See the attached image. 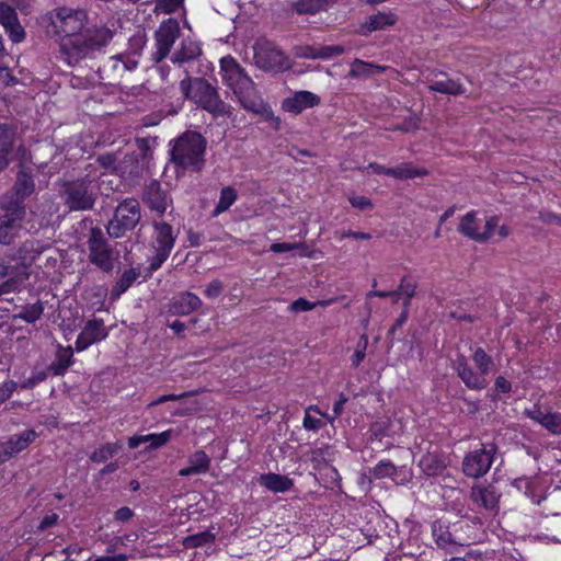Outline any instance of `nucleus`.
<instances>
[{
    "label": "nucleus",
    "mask_w": 561,
    "mask_h": 561,
    "mask_svg": "<svg viewBox=\"0 0 561 561\" xmlns=\"http://www.w3.org/2000/svg\"><path fill=\"white\" fill-rule=\"evenodd\" d=\"M183 95L215 117L230 115V105L222 101L218 91L204 78L186 76L180 82Z\"/></svg>",
    "instance_id": "20e7f679"
},
{
    "label": "nucleus",
    "mask_w": 561,
    "mask_h": 561,
    "mask_svg": "<svg viewBox=\"0 0 561 561\" xmlns=\"http://www.w3.org/2000/svg\"><path fill=\"white\" fill-rule=\"evenodd\" d=\"M302 243H289V242H282V243H273L271 244V251L275 253H282V252H288L293 251L299 248H302Z\"/></svg>",
    "instance_id": "69168bd1"
},
{
    "label": "nucleus",
    "mask_w": 561,
    "mask_h": 561,
    "mask_svg": "<svg viewBox=\"0 0 561 561\" xmlns=\"http://www.w3.org/2000/svg\"><path fill=\"white\" fill-rule=\"evenodd\" d=\"M294 54L298 58L318 59V47L299 45L294 48Z\"/></svg>",
    "instance_id": "6e6d98bb"
},
{
    "label": "nucleus",
    "mask_w": 561,
    "mask_h": 561,
    "mask_svg": "<svg viewBox=\"0 0 561 561\" xmlns=\"http://www.w3.org/2000/svg\"><path fill=\"white\" fill-rule=\"evenodd\" d=\"M201 298L191 291L174 296L170 302V312L175 316H187L202 307Z\"/></svg>",
    "instance_id": "b1692460"
},
{
    "label": "nucleus",
    "mask_w": 561,
    "mask_h": 561,
    "mask_svg": "<svg viewBox=\"0 0 561 561\" xmlns=\"http://www.w3.org/2000/svg\"><path fill=\"white\" fill-rule=\"evenodd\" d=\"M351 205L359 210L373 209V203L369 198L363 195H353L348 197Z\"/></svg>",
    "instance_id": "4d7b16f0"
},
{
    "label": "nucleus",
    "mask_w": 561,
    "mask_h": 561,
    "mask_svg": "<svg viewBox=\"0 0 561 561\" xmlns=\"http://www.w3.org/2000/svg\"><path fill=\"white\" fill-rule=\"evenodd\" d=\"M454 368L467 388L478 391L486 388V378L483 377L479 371H474L471 366L468 365L466 358L462 355L456 359Z\"/></svg>",
    "instance_id": "f3484780"
},
{
    "label": "nucleus",
    "mask_w": 561,
    "mask_h": 561,
    "mask_svg": "<svg viewBox=\"0 0 561 561\" xmlns=\"http://www.w3.org/2000/svg\"><path fill=\"white\" fill-rule=\"evenodd\" d=\"M46 379H47L46 370H34L32 373V375L20 385V387L22 389H33L35 386L45 381Z\"/></svg>",
    "instance_id": "864d4df0"
},
{
    "label": "nucleus",
    "mask_w": 561,
    "mask_h": 561,
    "mask_svg": "<svg viewBox=\"0 0 561 561\" xmlns=\"http://www.w3.org/2000/svg\"><path fill=\"white\" fill-rule=\"evenodd\" d=\"M237 191L231 186L221 188L219 201L213 210V217L219 216L221 213L227 211L230 206L237 201Z\"/></svg>",
    "instance_id": "4c0bfd02"
},
{
    "label": "nucleus",
    "mask_w": 561,
    "mask_h": 561,
    "mask_svg": "<svg viewBox=\"0 0 561 561\" xmlns=\"http://www.w3.org/2000/svg\"><path fill=\"white\" fill-rule=\"evenodd\" d=\"M119 450V446L116 444H105L94 450L90 456V459L93 462H104L107 459L112 458Z\"/></svg>",
    "instance_id": "49530a36"
},
{
    "label": "nucleus",
    "mask_w": 561,
    "mask_h": 561,
    "mask_svg": "<svg viewBox=\"0 0 561 561\" xmlns=\"http://www.w3.org/2000/svg\"><path fill=\"white\" fill-rule=\"evenodd\" d=\"M73 363V352L70 346H58L55 359L48 366V370L55 376H62Z\"/></svg>",
    "instance_id": "473e14b6"
},
{
    "label": "nucleus",
    "mask_w": 561,
    "mask_h": 561,
    "mask_svg": "<svg viewBox=\"0 0 561 561\" xmlns=\"http://www.w3.org/2000/svg\"><path fill=\"white\" fill-rule=\"evenodd\" d=\"M0 24L14 43L24 38L25 32L19 22L15 9L7 2H0Z\"/></svg>",
    "instance_id": "a211bd4d"
},
{
    "label": "nucleus",
    "mask_w": 561,
    "mask_h": 561,
    "mask_svg": "<svg viewBox=\"0 0 561 561\" xmlns=\"http://www.w3.org/2000/svg\"><path fill=\"white\" fill-rule=\"evenodd\" d=\"M156 230V249L171 253L174 242L175 236L173 234L172 227L167 222H158L153 224Z\"/></svg>",
    "instance_id": "c756f323"
},
{
    "label": "nucleus",
    "mask_w": 561,
    "mask_h": 561,
    "mask_svg": "<svg viewBox=\"0 0 561 561\" xmlns=\"http://www.w3.org/2000/svg\"><path fill=\"white\" fill-rule=\"evenodd\" d=\"M44 245L38 241L26 240L14 252L7 255L9 262H14L19 272H28L35 260L43 253Z\"/></svg>",
    "instance_id": "ddd939ff"
},
{
    "label": "nucleus",
    "mask_w": 561,
    "mask_h": 561,
    "mask_svg": "<svg viewBox=\"0 0 561 561\" xmlns=\"http://www.w3.org/2000/svg\"><path fill=\"white\" fill-rule=\"evenodd\" d=\"M171 434L172 431L168 430L159 434L133 436L128 439V447L135 449L144 443H150L151 448H159L171 439Z\"/></svg>",
    "instance_id": "72a5a7b5"
},
{
    "label": "nucleus",
    "mask_w": 561,
    "mask_h": 561,
    "mask_svg": "<svg viewBox=\"0 0 561 561\" xmlns=\"http://www.w3.org/2000/svg\"><path fill=\"white\" fill-rule=\"evenodd\" d=\"M310 411H314L318 414H321L320 410L316 405H310L307 408L302 425L308 431H317L324 426V423L317 417L310 415Z\"/></svg>",
    "instance_id": "8fccbe9b"
},
{
    "label": "nucleus",
    "mask_w": 561,
    "mask_h": 561,
    "mask_svg": "<svg viewBox=\"0 0 561 561\" xmlns=\"http://www.w3.org/2000/svg\"><path fill=\"white\" fill-rule=\"evenodd\" d=\"M0 208L2 210V215H0V243L9 245L20 237L23 229L25 206L20 205L12 196H2Z\"/></svg>",
    "instance_id": "423d86ee"
},
{
    "label": "nucleus",
    "mask_w": 561,
    "mask_h": 561,
    "mask_svg": "<svg viewBox=\"0 0 561 561\" xmlns=\"http://www.w3.org/2000/svg\"><path fill=\"white\" fill-rule=\"evenodd\" d=\"M182 3L183 0H160L157 7L165 13H171L179 9Z\"/></svg>",
    "instance_id": "e2e57ef3"
},
{
    "label": "nucleus",
    "mask_w": 561,
    "mask_h": 561,
    "mask_svg": "<svg viewBox=\"0 0 561 561\" xmlns=\"http://www.w3.org/2000/svg\"><path fill=\"white\" fill-rule=\"evenodd\" d=\"M144 201L150 209L157 211L159 216L165 213L171 202L167 192L162 190L161 184L156 180L150 181L146 186Z\"/></svg>",
    "instance_id": "6ab92c4d"
},
{
    "label": "nucleus",
    "mask_w": 561,
    "mask_h": 561,
    "mask_svg": "<svg viewBox=\"0 0 561 561\" xmlns=\"http://www.w3.org/2000/svg\"><path fill=\"white\" fill-rule=\"evenodd\" d=\"M327 5L328 0H299L294 8L298 14H316L324 10Z\"/></svg>",
    "instance_id": "79ce46f5"
},
{
    "label": "nucleus",
    "mask_w": 561,
    "mask_h": 561,
    "mask_svg": "<svg viewBox=\"0 0 561 561\" xmlns=\"http://www.w3.org/2000/svg\"><path fill=\"white\" fill-rule=\"evenodd\" d=\"M38 434L34 430H24L20 433L11 435L7 440L1 442L4 448V456L13 458L19 453L25 450L35 442Z\"/></svg>",
    "instance_id": "4be33fe9"
},
{
    "label": "nucleus",
    "mask_w": 561,
    "mask_h": 561,
    "mask_svg": "<svg viewBox=\"0 0 561 561\" xmlns=\"http://www.w3.org/2000/svg\"><path fill=\"white\" fill-rule=\"evenodd\" d=\"M254 65L266 72H282L290 69L288 56L273 42L259 39L253 45Z\"/></svg>",
    "instance_id": "6e6552de"
},
{
    "label": "nucleus",
    "mask_w": 561,
    "mask_h": 561,
    "mask_svg": "<svg viewBox=\"0 0 561 561\" xmlns=\"http://www.w3.org/2000/svg\"><path fill=\"white\" fill-rule=\"evenodd\" d=\"M28 277L30 274H18L12 278H7L4 282L0 284V296L11 291H15L24 284V282L28 279Z\"/></svg>",
    "instance_id": "de8ad7c7"
},
{
    "label": "nucleus",
    "mask_w": 561,
    "mask_h": 561,
    "mask_svg": "<svg viewBox=\"0 0 561 561\" xmlns=\"http://www.w3.org/2000/svg\"><path fill=\"white\" fill-rule=\"evenodd\" d=\"M432 534L437 547L447 553H457L462 547L461 543L455 540L448 528L439 523L433 524Z\"/></svg>",
    "instance_id": "bb28decb"
},
{
    "label": "nucleus",
    "mask_w": 561,
    "mask_h": 561,
    "mask_svg": "<svg viewBox=\"0 0 561 561\" xmlns=\"http://www.w3.org/2000/svg\"><path fill=\"white\" fill-rule=\"evenodd\" d=\"M43 312V302L37 301L22 307L21 311L14 314V319H21L27 323H34L42 318Z\"/></svg>",
    "instance_id": "58836bf2"
},
{
    "label": "nucleus",
    "mask_w": 561,
    "mask_h": 561,
    "mask_svg": "<svg viewBox=\"0 0 561 561\" xmlns=\"http://www.w3.org/2000/svg\"><path fill=\"white\" fill-rule=\"evenodd\" d=\"M18 383L13 380H7L0 386V403L11 398L16 390Z\"/></svg>",
    "instance_id": "bf43d9fd"
},
{
    "label": "nucleus",
    "mask_w": 561,
    "mask_h": 561,
    "mask_svg": "<svg viewBox=\"0 0 561 561\" xmlns=\"http://www.w3.org/2000/svg\"><path fill=\"white\" fill-rule=\"evenodd\" d=\"M525 414L533 421L540 424L552 435H561V413L553 412L550 409H542L534 405L533 409L525 410Z\"/></svg>",
    "instance_id": "2eb2a0df"
},
{
    "label": "nucleus",
    "mask_w": 561,
    "mask_h": 561,
    "mask_svg": "<svg viewBox=\"0 0 561 561\" xmlns=\"http://www.w3.org/2000/svg\"><path fill=\"white\" fill-rule=\"evenodd\" d=\"M367 346H368V337H367V335L364 334L359 337L356 348H355V352H354L353 356L351 357L353 367L356 368L362 364V362L364 360V358L366 356Z\"/></svg>",
    "instance_id": "3c124183"
},
{
    "label": "nucleus",
    "mask_w": 561,
    "mask_h": 561,
    "mask_svg": "<svg viewBox=\"0 0 561 561\" xmlns=\"http://www.w3.org/2000/svg\"><path fill=\"white\" fill-rule=\"evenodd\" d=\"M260 484L273 492H285L293 485V481L286 476L266 473L260 477Z\"/></svg>",
    "instance_id": "c9c22d12"
},
{
    "label": "nucleus",
    "mask_w": 561,
    "mask_h": 561,
    "mask_svg": "<svg viewBox=\"0 0 561 561\" xmlns=\"http://www.w3.org/2000/svg\"><path fill=\"white\" fill-rule=\"evenodd\" d=\"M46 18L47 32L61 36L60 57L70 67L94 59L114 37V32L105 24L89 26V14L84 9L60 7L48 12Z\"/></svg>",
    "instance_id": "f257e3e1"
},
{
    "label": "nucleus",
    "mask_w": 561,
    "mask_h": 561,
    "mask_svg": "<svg viewBox=\"0 0 561 561\" xmlns=\"http://www.w3.org/2000/svg\"><path fill=\"white\" fill-rule=\"evenodd\" d=\"M180 34L181 27L176 19L170 18L160 23L154 32L156 50L152 53L154 62H160L169 56Z\"/></svg>",
    "instance_id": "9b49d317"
},
{
    "label": "nucleus",
    "mask_w": 561,
    "mask_h": 561,
    "mask_svg": "<svg viewBox=\"0 0 561 561\" xmlns=\"http://www.w3.org/2000/svg\"><path fill=\"white\" fill-rule=\"evenodd\" d=\"M419 128V121L416 117L411 116L407 118L401 125L394 126L392 130H401V131H411L416 130Z\"/></svg>",
    "instance_id": "338daca9"
},
{
    "label": "nucleus",
    "mask_w": 561,
    "mask_h": 561,
    "mask_svg": "<svg viewBox=\"0 0 561 561\" xmlns=\"http://www.w3.org/2000/svg\"><path fill=\"white\" fill-rule=\"evenodd\" d=\"M169 255H170V253L156 249V254L151 259V262H150V266H149L150 270L151 271L158 270L162 265V263L164 261H167Z\"/></svg>",
    "instance_id": "774afa93"
},
{
    "label": "nucleus",
    "mask_w": 561,
    "mask_h": 561,
    "mask_svg": "<svg viewBox=\"0 0 561 561\" xmlns=\"http://www.w3.org/2000/svg\"><path fill=\"white\" fill-rule=\"evenodd\" d=\"M207 141L197 131L187 130L174 139L171 161L176 172H201L205 165Z\"/></svg>",
    "instance_id": "7ed1b4c3"
},
{
    "label": "nucleus",
    "mask_w": 561,
    "mask_h": 561,
    "mask_svg": "<svg viewBox=\"0 0 561 561\" xmlns=\"http://www.w3.org/2000/svg\"><path fill=\"white\" fill-rule=\"evenodd\" d=\"M388 67L355 59L348 72L350 78L366 79L385 72Z\"/></svg>",
    "instance_id": "2f4dec72"
},
{
    "label": "nucleus",
    "mask_w": 561,
    "mask_h": 561,
    "mask_svg": "<svg viewBox=\"0 0 561 561\" xmlns=\"http://www.w3.org/2000/svg\"><path fill=\"white\" fill-rule=\"evenodd\" d=\"M496 450L497 448L494 444H488L466 455L462 461L463 473L469 478L484 476L492 466Z\"/></svg>",
    "instance_id": "f8f14e48"
},
{
    "label": "nucleus",
    "mask_w": 561,
    "mask_h": 561,
    "mask_svg": "<svg viewBox=\"0 0 561 561\" xmlns=\"http://www.w3.org/2000/svg\"><path fill=\"white\" fill-rule=\"evenodd\" d=\"M473 363L478 369V371L485 377L491 373L494 363L490 355L485 353V351L481 347H478L472 356Z\"/></svg>",
    "instance_id": "37998d69"
},
{
    "label": "nucleus",
    "mask_w": 561,
    "mask_h": 561,
    "mask_svg": "<svg viewBox=\"0 0 561 561\" xmlns=\"http://www.w3.org/2000/svg\"><path fill=\"white\" fill-rule=\"evenodd\" d=\"M60 196L65 205L75 211L92 209L96 199L93 181L88 176L64 182Z\"/></svg>",
    "instance_id": "0eeeda50"
},
{
    "label": "nucleus",
    "mask_w": 561,
    "mask_h": 561,
    "mask_svg": "<svg viewBox=\"0 0 561 561\" xmlns=\"http://www.w3.org/2000/svg\"><path fill=\"white\" fill-rule=\"evenodd\" d=\"M398 289L403 297L413 298L416 295L417 283L408 276H403Z\"/></svg>",
    "instance_id": "603ef678"
},
{
    "label": "nucleus",
    "mask_w": 561,
    "mask_h": 561,
    "mask_svg": "<svg viewBox=\"0 0 561 561\" xmlns=\"http://www.w3.org/2000/svg\"><path fill=\"white\" fill-rule=\"evenodd\" d=\"M211 459L204 450H196L187 458V467L179 471L181 477L205 474L210 469Z\"/></svg>",
    "instance_id": "393cba45"
},
{
    "label": "nucleus",
    "mask_w": 561,
    "mask_h": 561,
    "mask_svg": "<svg viewBox=\"0 0 561 561\" xmlns=\"http://www.w3.org/2000/svg\"><path fill=\"white\" fill-rule=\"evenodd\" d=\"M18 274H30L28 272H19L15 266L11 264H5V262L0 261V280L3 278H12Z\"/></svg>",
    "instance_id": "680f3d73"
},
{
    "label": "nucleus",
    "mask_w": 561,
    "mask_h": 561,
    "mask_svg": "<svg viewBox=\"0 0 561 561\" xmlns=\"http://www.w3.org/2000/svg\"><path fill=\"white\" fill-rule=\"evenodd\" d=\"M398 21V16L396 13L388 12H378L376 14H371L366 18V20L360 24L358 33L363 36H368L373 32L382 31L388 27L393 26Z\"/></svg>",
    "instance_id": "aec40b11"
},
{
    "label": "nucleus",
    "mask_w": 561,
    "mask_h": 561,
    "mask_svg": "<svg viewBox=\"0 0 561 561\" xmlns=\"http://www.w3.org/2000/svg\"><path fill=\"white\" fill-rule=\"evenodd\" d=\"M34 191V183L32 178L26 173H20L16 183L11 192L3 196H12L20 205H24V199Z\"/></svg>",
    "instance_id": "f704fd0d"
},
{
    "label": "nucleus",
    "mask_w": 561,
    "mask_h": 561,
    "mask_svg": "<svg viewBox=\"0 0 561 561\" xmlns=\"http://www.w3.org/2000/svg\"><path fill=\"white\" fill-rule=\"evenodd\" d=\"M420 466L422 467L423 471L428 476L438 474L445 468V463L433 455L424 456L420 460Z\"/></svg>",
    "instance_id": "c03bdc74"
},
{
    "label": "nucleus",
    "mask_w": 561,
    "mask_h": 561,
    "mask_svg": "<svg viewBox=\"0 0 561 561\" xmlns=\"http://www.w3.org/2000/svg\"><path fill=\"white\" fill-rule=\"evenodd\" d=\"M481 228L478 213L476 210H471L461 217L458 231L465 237L482 243L485 242V234L481 233Z\"/></svg>",
    "instance_id": "a878e982"
},
{
    "label": "nucleus",
    "mask_w": 561,
    "mask_h": 561,
    "mask_svg": "<svg viewBox=\"0 0 561 561\" xmlns=\"http://www.w3.org/2000/svg\"><path fill=\"white\" fill-rule=\"evenodd\" d=\"M140 276V270L136 267H131L128 270H125L116 284L114 285L112 289V295H115L116 297L124 294Z\"/></svg>",
    "instance_id": "e433bc0d"
},
{
    "label": "nucleus",
    "mask_w": 561,
    "mask_h": 561,
    "mask_svg": "<svg viewBox=\"0 0 561 561\" xmlns=\"http://www.w3.org/2000/svg\"><path fill=\"white\" fill-rule=\"evenodd\" d=\"M345 51V48L340 45L321 46L318 47V59H330L340 56Z\"/></svg>",
    "instance_id": "5fc2aeb1"
},
{
    "label": "nucleus",
    "mask_w": 561,
    "mask_h": 561,
    "mask_svg": "<svg viewBox=\"0 0 561 561\" xmlns=\"http://www.w3.org/2000/svg\"><path fill=\"white\" fill-rule=\"evenodd\" d=\"M106 335L107 332L102 320H89L76 341V350L81 352L93 343L105 339Z\"/></svg>",
    "instance_id": "dca6fc26"
},
{
    "label": "nucleus",
    "mask_w": 561,
    "mask_h": 561,
    "mask_svg": "<svg viewBox=\"0 0 561 561\" xmlns=\"http://www.w3.org/2000/svg\"><path fill=\"white\" fill-rule=\"evenodd\" d=\"M501 493L493 484H476L470 490L472 503L485 511L495 513L499 508Z\"/></svg>",
    "instance_id": "4468645a"
},
{
    "label": "nucleus",
    "mask_w": 561,
    "mask_h": 561,
    "mask_svg": "<svg viewBox=\"0 0 561 561\" xmlns=\"http://www.w3.org/2000/svg\"><path fill=\"white\" fill-rule=\"evenodd\" d=\"M224 290V284L221 280L219 279H214L211 280L205 288V296L207 298H217L221 295Z\"/></svg>",
    "instance_id": "13d9d810"
},
{
    "label": "nucleus",
    "mask_w": 561,
    "mask_h": 561,
    "mask_svg": "<svg viewBox=\"0 0 561 561\" xmlns=\"http://www.w3.org/2000/svg\"><path fill=\"white\" fill-rule=\"evenodd\" d=\"M320 104V98L310 91H298L293 96L283 101V108L286 112L299 114L307 108Z\"/></svg>",
    "instance_id": "5701e85b"
},
{
    "label": "nucleus",
    "mask_w": 561,
    "mask_h": 561,
    "mask_svg": "<svg viewBox=\"0 0 561 561\" xmlns=\"http://www.w3.org/2000/svg\"><path fill=\"white\" fill-rule=\"evenodd\" d=\"M216 539V535L209 530L187 536L183 539L182 543L186 549H194L211 545Z\"/></svg>",
    "instance_id": "ea45409f"
},
{
    "label": "nucleus",
    "mask_w": 561,
    "mask_h": 561,
    "mask_svg": "<svg viewBox=\"0 0 561 561\" xmlns=\"http://www.w3.org/2000/svg\"><path fill=\"white\" fill-rule=\"evenodd\" d=\"M15 130L8 125H0V172L9 165V153L13 148Z\"/></svg>",
    "instance_id": "7c9ffc66"
},
{
    "label": "nucleus",
    "mask_w": 561,
    "mask_h": 561,
    "mask_svg": "<svg viewBox=\"0 0 561 561\" xmlns=\"http://www.w3.org/2000/svg\"><path fill=\"white\" fill-rule=\"evenodd\" d=\"M224 83L232 91L239 104L248 112L274 119L270 106L264 102L255 83L247 71L232 57L220 60ZM279 123L278 118H275Z\"/></svg>",
    "instance_id": "f03ea898"
},
{
    "label": "nucleus",
    "mask_w": 561,
    "mask_h": 561,
    "mask_svg": "<svg viewBox=\"0 0 561 561\" xmlns=\"http://www.w3.org/2000/svg\"><path fill=\"white\" fill-rule=\"evenodd\" d=\"M397 472L396 466L389 460L379 461L373 469V476L376 479H383L387 477H393Z\"/></svg>",
    "instance_id": "09e8293b"
},
{
    "label": "nucleus",
    "mask_w": 561,
    "mask_h": 561,
    "mask_svg": "<svg viewBox=\"0 0 561 561\" xmlns=\"http://www.w3.org/2000/svg\"><path fill=\"white\" fill-rule=\"evenodd\" d=\"M317 304L310 302L305 298H298L289 306V310L293 312H305L310 311L316 307Z\"/></svg>",
    "instance_id": "052dcab7"
},
{
    "label": "nucleus",
    "mask_w": 561,
    "mask_h": 561,
    "mask_svg": "<svg viewBox=\"0 0 561 561\" xmlns=\"http://www.w3.org/2000/svg\"><path fill=\"white\" fill-rule=\"evenodd\" d=\"M138 160V156L136 153L126 154L124 159L116 164V154L114 153H104L100 154L96 161L104 169H113L114 172L125 174H138L137 167H131Z\"/></svg>",
    "instance_id": "412c9836"
},
{
    "label": "nucleus",
    "mask_w": 561,
    "mask_h": 561,
    "mask_svg": "<svg viewBox=\"0 0 561 561\" xmlns=\"http://www.w3.org/2000/svg\"><path fill=\"white\" fill-rule=\"evenodd\" d=\"M147 38L146 34L144 32H137L134 34L128 42V49L124 51V55H130L134 58H137L140 56L145 45H146Z\"/></svg>",
    "instance_id": "a18cd8bd"
},
{
    "label": "nucleus",
    "mask_w": 561,
    "mask_h": 561,
    "mask_svg": "<svg viewBox=\"0 0 561 561\" xmlns=\"http://www.w3.org/2000/svg\"><path fill=\"white\" fill-rule=\"evenodd\" d=\"M427 172L425 170H421L415 168L412 163H403L401 165H398L396 168H392V170L388 171L389 176H393L396 179H413L416 176H423Z\"/></svg>",
    "instance_id": "a19ab883"
},
{
    "label": "nucleus",
    "mask_w": 561,
    "mask_h": 561,
    "mask_svg": "<svg viewBox=\"0 0 561 561\" xmlns=\"http://www.w3.org/2000/svg\"><path fill=\"white\" fill-rule=\"evenodd\" d=\"M428 90L449 95H459L465 93L466 89L458 81L447 77L446 73H437L428 84Z\"/></svg>",
    "instance_id": "cd10ccee"
},
{
    "label": "nucleus",
    "mask_w": 561,
    "mask_h": 561,
    "mask_svg": "<svg viewBox=\"0 0 561 561\" xmlns=\"http://www.w3.org/2000/svg\"><path fill=\"white\" fill-rule=\"evenodd\" d=\"M201 54L199 44L191 38H185L181 42L180 48L171 56V61L182 65L196 59Z\"/></svg>",
    "instance_id": "c85d7f7f"
},
{
    "label": "nucleus",
    "mask_w": 561,
    "mask_h": 561,
    "mask_svg": "<svg viewBox=\"0 0 561 561\" xmlns=\"http://www.w3.org/2000/svg\"><path fill=\"white\" fill-rule=\"evenodd\" d=\"M497 224L499 218L496 216H491L485 220L484 226L481 228V233L485 234V241L492 237L494 229L497 227Z\"/></svg>",
    "instance_id": "0e129e2a"
},
{
    "label": "nucleus",
    "mask_w": 561,
    "mask_h": 561,
    "mask_svg": "<svg viewBox=\"0 0 561 561\" xmlns=\"http://www.w3.org/2000/svg\"><path fill=\"white\" fill-rule=\"evenodd\" d=\"M140 205L137 199L127 198L115 209L113 218L106 226L111 238H122L127 231L133 230L140 220Z\"/></svg>",
    "instance_id": "1a4fd4ad"
},
{
    "label": "nucleus",
    "mask_w": 561,
    "mask_h": 561,
    "mask_svg": "<svg viewBox=\"0 0 561 561\" xmlns=\"http://www.w3.org/2000/svg\"><path fill=\"white\" fill-rule=\"evenodd\" d=\"M138 64L137 58L119 53L105 59L96 72L100 80L105 83L117 84L126 73L134 71Z\"/></svg>",
    "instance_id": "9d476101"
},
{
    "label": "nucleus",
    "mask_w": 561,
    "mask_h": 561,
    "mask_svg": "<svg viewBox=\"0 0 561 561\" xmlns=\"http://www.w3.org/2000/svg\"><path fill=\"white\" fill-rule=\"evenodd\" d=\"M87 243L89 262L104 273L113 272L121 257V251L117 249L118 243H110L99 227L91 228Z\"/></svg>",
    "instance_id": "39448f33"
}]
</instances>
